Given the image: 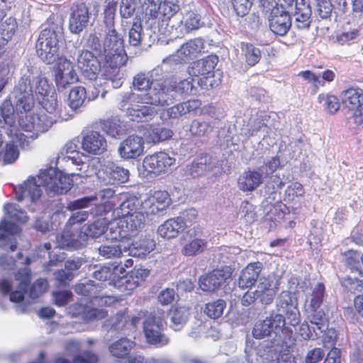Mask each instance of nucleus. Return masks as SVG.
Returning a JSON list of instances; mask_svg holds the SVG:
<instances>
[{"label": "nucleus", "instance_id": "nucleus-1", "mask_svg": "<svg viewBox=\"0 0 363 363\" xmlns=\"http://www.w3.org/2000/svg\"><path fill=\"white\" fill-rule=\"evenodd\" d=\"M164 66L157 67L148 73H138L133 79V86L144 94L132 91L120 94L118 108L133 121L150 120L157 114L155 106H165L173 103V96L164 85L162 72Z\"/></svg>", "mask_w": 363, "mask_h": 363}, {"label": "nucleus", "instance_id": "nucleus-2", "mask_svg": "<svg viewBox=\"0 0 363 363\" xmlns=\"http://www.w3.org/2000/svg\"><path fill=\"white\" fill-rule=\"evenodd\" d=\"M118 0H106L103 12V19L100 24V30L104 33L103 43L100 33L95 30L86 38L87 48L96 52L104 58L106 62L112 65H124L127 55L124 49L123 35L115 28V16L118 6Z\"/></svg>", "mask_w": 363, "mask_h": 363}, {"label": "nucleus", "instance_id": "nucleus-3", "mask_svg": "<svg viewBox=\"0 0 363 363\" xmlns=\"http://www.w3.org/2000/svg\"><path fill=\"white\" fill-rule=\"evenodd\" d=\"M35 261V257L23 255L18 252L13 259L7 255L0 256V268L11 270L17 269L13 277H4L0 280V293L9 298L11 302L16 304V311L23 313L26 310L23 304L27 288L32 279V272L28 266Z\"/></svg>", "mask_w": 363, "mask_h": 363}, {"label": "nucleus", "instance_id": "nucleus-4", "mask_svg": "<svg viewBox=\"0 0 363 363\" xmlns=\"http://www.w3.org/2000/svg\"><path fill=\"white\" fill-rule=\"evenodd\" d=\"M88 177L85 172L64 174L55 168L41 169L36 177H29L16 189V199L22 201L28 199L32 203L40 199L42 194L41 187L48 191L57 194L67 193L72 187L74 177Z\"/></svg>", "mask_w": 363, "mask_h": 363}, {"label": "nucleus", "instance_id": "nucleus-5", "mask_svg": "<svg viewBox=\"0 0 363 363\" xmlns=\"http://www.w3.org/2000/svg\"><path fill=\"white\" fill-rule=\"evenodd\" d=\"M52 92V89L45 78L35 77L28 72L22 76L13 90L16 111L26 113L33 106L35 97L40 101Z\"/></svg>", "mask_w": 363, "mask_h": 363}, {"label": "nucleus", "instance_id": "nucleus-6", "mask_svg": "<svg viewBox=\"0 0 363 363\" xmlns=\"http://www.w3.org/2000/svg\"><path fill=\"white\" fill-rule=\"evenodd\" d=\"M42 104L36 113L26 114L19 120L21 130L38 135L47 131L60 117L57 94L54 91L39 101Z\"/></svg>", "mask_w": 363, "mask_h": 363}, {"label": "nucleus", "instance_id": "nucleus-7", "mask_svg": "<svg viewBox=\"0 0 363 363\" xmlns=\"http://www.w3.org/2000/svg\"><path fill=\"white\" fill-rule=\"evenodd\" d=\"M179 0H145L144 19L151 27H157L158 32L168 36L174 26H169L172 18L179 11Z\"/></svg>", "mask_w": 363, "mask_h": 363}, {"label": "nucleus", "instance_id": "nucleus-8", "mask_svg": "<svg viewBox=\"0 0 363 363\" xmlns=\"http://www.w3.org/2000/svg\"><path fill=\"white\" fill-rule=\"evenodd\" d=\"M4 120L9 125L8 135L11 138L4 152H0V164L6 165L13 163L19 156L18 146L24 147L27 145V139L33 135L27 136L21 132L15 125L14 108L10 101L5 100L0 106V121Z\"/></svg>", "mask_w": 363, "mask_h": 363}, {"label": "nucleus", "instance_id": "nucleus-9", "mask_svg": "<svg viewBox=\"0 0 363 363\" xmlns=\"http://www.w3.org/2000/svg\"><path fill=\"white\" fill-rule=\"evenodd\" d=\"M264 342H246L245 352L247 361L253 362L261 359L270 360L276 356L277 363H296L293 355V345H287V342H279L274 345L264 344Z\"/></svg>", "mask_w": 363, "mask_h": 363}, {"label": "nucleus", "instance_id": "nucleus-10", "mask_svg": "<svg viewBox=\"0 0 363 363\" xmlns=\"http://www.w3.org/2000/svg\"><path fill=\"white\" fill-rule=\"evenodd\" d=\"M63 37L60 20L52 22L40 33L35 48L38 56L45 63H53L59 55V42Z\"/></svg>", "mask_w": 363, "mask_h": 363}, {"label": "nucleus", "instance_id": "nucleus-11", "mask_svg": "<svg viewBox=\"0 0 363 363\" xmlns=\"http://www.w3.org/2000/svg\"><path fill=\"white\" fill-rule=\"evenodd\" d=\"M118 196L115 195V191L112 188H106L99 191L97 195L85 196L67 203V208L69 211L90 208V214L93 216H103L108 213L116 202Z\"/></svg>", "mask_w": 363, "mask_h": 363}, {"label": "nucleus", "instance_id": "nucleus-12", "mask_svg": "<svg viewBox=\"0 0 363 363\" xmlns=\"http://www.w3.org/2000/svg\"><path fill=\"white\" fill-rule=\"evenodd\" d=\"M4 211L7 218H3L0 222V248L9 247L11 251H15L17 247L16 237L20 233L21 228L7 219L23 223L27 221L28 217L24 211L18 209L12 203H6Z\"/></svg>", "mask_w": 363, "mask_h": 363}, {"label": "nucleus", "instance_id": "nucleus-13", "mask_svg": "<svg viewBox=\"0 0 363 363\" xmlns=\"http://www.w3.org/2000/svg\"><path fill=\"white\" fill-rule=\"evenodd\" d=\"M218 62L216 56H208L194 62L188 69L191 77H198L197 84L204 89H208L217 86L218 81L214 79V69Z\"/></svg>", "mask_w": 363, "mask_h": 363}, {"label": "nucleus", "instance_id": "nucleus-14", "mask_svg": "<svg viewBox=\"0 0 363 363\" xmlns=\"http://www.w3.org/2000/svg\"><path fill=\"white\" fill-rule=\"evenodd\" d=\"M342 104L350 112V121L356 125L363 124V90L349 88L340 94Z\"/></svg>", "mask_w": 363, "mask_h": 363}, {"label": "nucleus", "instance_id": "nucleus-15", "mask_svg": "<svg viewBox=\"0 0 363 363\" xmlns=\"http://www.w3.org/2000/svg\"><path fill=\"white\" fill-rule=\"evenodd\" d=\"M99 182L105 185H120L129 179L128 169L111 161H105L96 172Z\"/></svg>", "mask_w": 363, "mask_h": 363}, {"label": "nucleus", "instance_id": "nucleus-16", "mask_svg": "<svg viewBox=\"0 0 363 363\" xmlns=\"http://www.w3.org/2000/svg\"><path fill=\"white\" fill-rule=\"evenodd\" d=\"M143 318V331L147 340H164L163 330L165 325L164 320L152 314L140 312L138 316L132 318V324L137 326Z\"/></svg>", "mask_w": 363, "mask_h": 363}, {"label": "nucleus", "instance_id": "nucleus-17", "mask_svg": "<svg viewBox=\"0 0 363 363\" xmlns=\"http://www.w3.org/2000/svg\"><path fill=\"white\" fill-rule=\"evenodd\" d=\"M77 65L84 78L90 81L96 80L97 82L99 80L97 76L101 72V65L97 57L91 51L87 49L79 50L77 57Z\"/></svg>", "mask_w": 363, "mask_h": 363}, {"label": "nucleus", "instance_id": "nucleus-18", "mask_svg": "<svg viewBox=\"0 0 363 363\" xmlns=\"http://www.w3.org/2000/svg\"><path fill=\"white\" fill-rule=\"evenodd\" d=\"M325 292V287L323 284L318 283L313 288L311 296L307 299L309 304L306 306L305 312L308 320L320 330L319 325L323 321L324 313L318 311L320 308Z\"/></svg>", "mask_w": 363, "mask_h": 363}, {"label": "nucleus", "instance_id": "nucleus-19", "mask_svg": "<svg viewBox=\"0 0 363 363\" xmlns=\"http://www.w3.org/2000/svg\"><path fill=\"white\" fill-rule=\"evenodd\" d=\"M175 162L174 157L166 152H159L146 156L143 160V166L148 173L160 174L167 172Z\"/></svg>", "mask_w": 363, "mask_h": 363}, {"label": "nucleus", "instance_id": "nucleus-20", "mask_svg": "<svg viewBox=\"0 0 363 363\" xmlns=\"http://www.w3.org/2000/svg\"><path fill=\"white\" fill-rule=\"evenodd\" d=\"M277 306L279 311L285 313L289 324L295 326L300 323L301 314L295 294L287 291H282L277 298Z\"/></svg>", "mask_w": 363, "mask_h": 363}, {"label": "nucleus", "instance_id": "nucleus-21", "mask_svg": "<svg viewBox=\"0 0 363 363\" xmlns=\"http://www.w3.org/2000/svg\"><path fill=\"white\" fill-rule=\"evenodd\" d=\"M232 270L228 267L214 269L200 277L199 284L204 291H214L231 280Z\"/></svg>", "mask_w": 363, "mask_h": 363}, {"label": "nucleus", "instance_id": "nucleus-22", "mask_svg": "<svg viewBox=\"0 0 363 363\" xmlns=\"http://www.w3.org/2000/svg\"><path fill=\"white\" fill-rule=\"evenodd\" d=\"M169 26H174L168 35L177 38L194 30L199 29L202 26L201 16L194 12L186 13L182 18L174 16Z\"/></svg>", "mask_w": 363, "mask_h": 363}, {"label": "nucleus", "instance_id": "nucleus-23", "mask_svg": "<svg viewBox=\"0 0 363 363\" xmlns=\"http://www.w3.org/2000/svg\"><path fill=\"white\" fill-rule=\"evenodd\" d=\"M55 79L59 89H65L78 80L73 63L66 57H60L55 69Z\"/></svg>", "mask_w": 363, "mask_h": 363}, {"label": "nucleus", "instance_id": "nucleus-24", "mask_svg": "<svg viewBox=\"0 0 363 363\" xmlns=\"http://www.w3.org/2000/svg\"><path fill=\"white\" fill-rule=\"evenodd\" d=\"M203 49L201 40L196 38L184 43L175 54L169 55L162 61V66L170 64L172 62H186L197 56Z\"/></svg>", "mask_w": 363, "mask_h": 363}, {"label": "nucleus", "instance_id": "nucleus-25", "mask_svg": "<svg viewBox=\"0 0 363 363\" xmlns=\"http://www.w3.org/2000/svg\"><path fill=\"white\" fill-rule=\"evenodd\" d=\"M87 241L86 235L83 233L82 228L78 230L67 226L62 234L57 237L58 247L69 250L83 247L87 244Z\"/></svg>", "mask_w": 363, "mask_h": 363}, {"label": "nucleus", "instance_id": "nucleus-26", "mask_svg": "<svg viewBox=\"0 0 363 363\" xmlns=\"http://www.w3.org/2000/svg\"><path fill=\"white\" fill-rule=\"evenodd\" d=\"M182 253L188 257L203 252L207 247V241L203 239L195 229L188 230L182 238Z\"/></svg>", "mask_w": 363, "mask_h": 363}, {"label": "nucleus", "instance_id": "nucleus-27", "mask_svg": "<svg viewBox=\"0 0 363 363\" xmlns=\"http://www.w3.org/2000/svg\"><path fill=\"white\" fill-rule=\"evenodd\" d=\"M91 13L84 4H79L72 9L69 17V29L72 33L79 34L89 23Z\"/></svg>", "mask_w": 363, "mask_h": 363}, {"label": "nucleus", "instance_id": "nucleus-28", "mask_svg": "<svg viewBox=\"0 0 363 363\" xmlns=\"http://www.w3.org/2000/svg\"><path fill=\"white\" fill-rule=\"evenodd\" d=\"M118 151L125 160L135 159L143 154L144 140L138 135H130L120 143Z\"/></svg>", "mask_w": 363, "mask_h": 363}, {"label": "nucleus", "instance_id": "nucleus-29", "mask_svg": "<svg viewBox=\"0 0 363 363\" xmlns=\"http://www.w3.org/2000/svg\"><path fill=\"white\" fill-rule=\"evenodd\" d=\"M170 201L171 199L167 191H157L143 201L142 210L145 211L146 216L154 215L167 208Z\"/></svg>", "mask_w": 363, "mask_h": 363}, {"label": "nucleus", "instance_id": "nucleus-30", "mask_svg": "<svg viewBox=\"0 0 363 363\" xmlns=\"http://www.w3.org/2000/svg\"><path fill=\"white\" fill-rule=\"evenodd\" d=\"M82 148L89 154L100 155L106 150L107 142L100 133L88 131L83 135Z\"/></svg>", "mask_w": 363, "mask_h": 363}, {"label": "nucleus", "instance_id": "nucleus-31", "mask_svg": "<svg viewBox=\"0 0 363 363\" xmlns=\"http://www.w3.org/2000/svg\"><path fill=\"white\" fill-rule=\"evenodd\" d=\"M269 24L274 33L285 35L291 26L290 16L283 9H273L269 18Z\"/></svg>", "mask_w": 363, "mask_h": 363}, {"label": "nucleus", "instance_id": "nucleus-32", "mask_svg": "<svg viewBox=\"0 0 363 363\" xmlns=\"http://www.w3.org/2000/svg\"><path fill=\"white\" fill-rule=\"evenodd\" d=\"M74 290L77 294L87 297L93 305L104 306L111 304L113 301L111 296H99L97 295L98 289L94 286L93 281L79 283L75 286Z\"/></svg>", "mask_w": 363, "mask_h": 363}, {"label": "nucleus", "instance_id": "nucleus-33", "mask_svg": "<svg viewBox=\"0 0 363 363\" xmlns=\"http://www.w3.org/2000/svg\"><path fill=\"white\" fill-rule=\"evenodd\" d=\"M186 228V223L182 217H176L167 220L157 228V234L164 239L171 240L177 238Z\"/></svg>", "mask_w": 363, "mask_h": 363}, {"label": "nucleus", "instance_id": "nucleus-34", "mask_svg": "<svg viewBox=\"0 0 363 363\" xmlns=\"http://www.w3.org/2000/svg\"><path fill=\"white\" fill-rule=\"evenodd\" d=\"M277 289V283H274L271 278L261 277L258 279L255 292L260 303L269 305L273 301Z\"/></svg>", "mask_w": 363, "mask_h": 363}, {"label": "nucleus", "instance_id": "nucleus-35", "mask_svg": "<svg viewBox=\"0 0 363 363\" xmlns=\"http://www.w3.org/2000/svg\"><path fill=\"white\" fill-rule=\"evenodd\" d=\"M263 182L262 174L257 169L245 171L238 179L239 189L244 192H252Z\"/></svg>", "mask_w": 363, "mask_h": 363}, {"label": "nucleus", "instance_id": "nucleus-36", "mask_svg": "<svg viewBox=\"0 0 363 363\" xmlns=\"http://www.w3.org/2000/svg\"><path fill=\"white\" fill-rule=\"evenodd\" d=\"M262 269V264L257 262L249 264L244 268L238 280L239 287L242 289L251 287L259 279V274Z\"/></svg>", "mask_w": 363, "mask_h": 363}, {"label": "nucleus", "instance_id": "nucleus-37", "mask_svg": "<svg viewBox=\"0 0 363 363\" xmlns=\"http://www.w3.org/2000/svg\"><path fill=\"white\" fill-rule=\"evenodd\" d=\"M155 247V242L150 238H145L133 242L128 248L123 247L124 252H128L132 257L144 258Z\"/></svg>", "mask_w": 363, "mask_h": 363}, {"label": "nucleus", "instance_id": "nucleus-38", "mask_svg": "<svg viewBox=\"0 0 363 363\" xmlns=\"http://www.w3.org/2000/svg\"><path fill=\"white\" fill-rule=\"evenodd\" d=\"M67 313L73 317L82 315L86 320L101 319L106 315L102 309L89 308L83 303H74L67 308Z\"/></svg>", "mask_w": 363, "mask_h": 363}, {"label": "nucleus", "instance_id": "nucleus-39", "mask_svg": "<svg viewBox=\"0 0 363 363\" xmlns=\"http://www.w3.org/2000/svg\"><path fill=\"white\" fill-rule=\"evenodd\" d=\"M77 146L74 143H67L64 147L66 156L58 157L57 164H60L63 162H65L67 167H69L71 165L80 166V167L77 168V169L79 172H82V169L86 167V164L82 160V157H85L82 155V154H81L80 152H77Z\"/></svg>", "mask_w": 363, "mask_h": 363}, {"label": "nucleus", "instance_id": "nucleus-40", "mask_svg": "<svg viewBox=\"0 0 363 363\" xmlns=\"http://www.w3.org/2000/svg\"><path fill=\"white\" fill-rule=\"evenodd\" d=\"M142 205L143 201L138 198L130 196L124 200L118 207L114 208L111 214L113 217L121 219L135 212L142 211Z\"/></svg>", "mask_w": 363, "mask_h": 363}, {"label": "nucleus", "instance_id": "nucleus-41", "mask_svg": "<svg viewBox=\"0 0 363 363\" xmlns=\"http://www.w3.org/2000/svg\"><path fill=\"white\" fill-rule=\"evenodd\" d=\"M146 213L143 210L135 212L132 215L125 216L121 220L122 225H124L125 230L128 233L129 237L135 235L145 225Z\"/></svg>", "mask_w": 363, "mask_h": 363}, {"label": "nucleus", "instance_id": "nucleus-42", "mask_svg": "<svg viewBox=\"0 0 363 363\" xmlns=\"http://www.w3.org/2000/svg\"><path fill=\"white\" fill-rule=\"evenodd\" d=\"M294 16L298 28L303 29L309 27L311 9L309 4L304 0H301L300 2L296 1Z\"/></svg>", "mask_w": 363, "mask_h": 363}, {"label": "nucleus", "instance_id": "nucleus-43", "mask_svg": "<svg viewBox=\"0 0 363 363\" xmlns=\"http://www.w3.org/2000/svg\"><path fill=\"white\" fill-rule=\"evenodd\" d=\"M108 218L100 216L99 218L91 223L86 224L82 227L83 233L89 238H98L105 233V230L108 225Z\"/></svg>", "mask_w": 363, "mask_h": 363}, {"label": "nucleus", "instance_id": "nucleus-44", "mask_svg": "<svg viewBox=\"0 0 363 363\" xmlns=\"http://www.w3.org/2000/svg\"><path fill=\"white\" fill-rule=\"evenodd\" d=\"M121 224V220L118 218L114 217L111 221L108 220L106 231L105 230L104 233L106 240L113 241L129 238L125 226Z\"/></svg>", "mask_w": 363, "mask_h": 363}, {"label": "nucleus", "instance_id": "nucleus-45", "mask_svg": "<svg viewBox=\"0 0 363 363\" xmlns=\"http://www.w3.org/2000/svg\"><path fill=\"white\" fill-rule=\"evenodd\" d=\"M144 135L147 143L155 144L170 138L172 131L160 125L150 126L146 130Z\"/></svg>", "mask_w": 363, "mask_h": 363}, {"label": "nucleus", "instance_id": "nucleus-46", "mask_svg": "<svg viewBox=\"0 0 363 363\" xmlns=\"http://www.w3.org/2000/svg\"><path fill=\"white\" fill-rule=\"evenodd\" d=\"M189 315V309L184 306H177L169 313L171 327L174 330H179L186 322Z\"/></svg>", "mask_w": 363, "mask_h": 363}, {"label": "nucleus", "instance_id": "nucleus-47", "mask_svg": "<svg viewBox=\"0 0 363 363\" xmlns=\"http://www.w3.org/2000/svg\"><path fill=\"white\" fill-rule=\"evenodd\" d=\"M212 169V159L208 155L197 158L190 167V174L192 177H199Z\"/></svg>", "mask_w": 363, "mask_h": 363}, {"label": "nucleus", "instance_id": "nucleus-48", "mask_svg": "<svg viewBox=\"0 0 363 363\" xmlns=\"http://www.w3.org/2000/svg\"><path fill=\"white\" fill-rule=\"evenodd\" d=\"M86 98V91L84 87L74 86L69 94V106L72 110H77L83 106Z\"/></svg>", "mask_w": 363, "mask_h": 363}, {"label": "nucleus", "instance_id": "nucleus-49", "mask_svg": "<svg viewBox=\"0 0 363 363\" xmlns=\"http://www.w3.org/2000/svg\"><path fill=\"white\" fill-rule=\"evenodd\" d=\"M108 65V68L106 70L104 74V84L105 80L111 82L112 86L114 89H118L123 84V74L121 72L119 67L122 65L115 66L111 62H106Z\"/></svg>", "mask_w": 363, "mask_h": 363}, {"label": "nucleus", "instance_id": "nucleus-50", "mask_svg": "<svg viewBox=\"0 0 363 363\" xmlns=\"http://www.w3.org/2000/svg\"><path fill=\"white\" fill-rule=\"evenodd\" d=\"M360 35V30L358 28H344L336 35V40L341 45H350L356 43Z\"/></svg>", "mask_w": 363, "mask_h": 363}, {"label": "nucleus", "instance_id": "nucleus-51", "mask_svg": "<svg viewBox=\"0 0 363 363\" xmlns=\"http://www.w3.org/2000/svg\"><path fill=\"white\" fill-rule=\"evenodd\" d=\"M135 342H113L109 346L111 354L117 358H124L129 354Z\"/></svg>", "mask_w": 363, "mask_h": 363}, {"label": "nucleus", "instance_id": "nucleus-52", "mask_svg": "<svg viewBox=\"0 0 363 363\" xmlns=\"http://www.w3.org/2000/svg\"><path fill=\"white\" fill-rule=\"evenodd\" d=\"M194 81V79L191 77L180 81L178 84L175 83L171 84L170 87L167 88L169 89L168 94H170L169 91H174L181 94H196L197 89L193 85Z\"/></svg>", "mask_w": 363, "mask_h": 363}, {"label": "nucleus", "instance_id": "nucleus-53", "mask_svg": "<svg viewBox=\"0 0 363 363\" xmlns=\"http://www.w3.org/2000/svg\"><path fill=\"white\" fill-rule=\"evenodd\" d=\"M242 50L244 52L247 63L253 66L257 64L261 57V52L259 48L255 47L252 44L243 43Z\"/></svg>", "mask_w": 363, "mask_h": 363}, {"label": "nucleus", "instance_id": "nucleus-54", "mask_svg": "<svg viewBox=\"0 0 363 363\" xmlns=\"http://www.w3.org/2000/svg\"><path fill=\"white\" fill-rule=\"evenodd\" d=\"M98 250L99 255L105 259L118 258L123 251V248L118 244L102 245Z\"/></svg>", "mask_w": 363, "mask_h": 363}, {"label": "nucleus", "instance_id": "nucleus-55", "mask_svg": "<svg viewBox=\"0 0 363 363\" xmlns=\"http://www.w3.org/2000/svg\"><path fill=\"white\" fill-rule=\"evenodd\" d=\"M318 99L320 103L323 104L325 111L330 114L335 113L340 108L339 100L334 95L321 94Z\"/></svg>", "mask_w": 363, "mask_h": 363}, {"label": "nucleus", "instance_id": "nucleus-56", "mask_svg": "<svg viewBox=\"0 0 363 363\" xmlns=\"http://www.w3.org/2000/svg\"><path fill=\"white\" fill-rule=\"evenodd\" d=\"M212 129L213 127L209 122L196 119L191 122L189 131L192 135L203 136L211 133Z\"/></svg>", "mask_w": 363, "mask_h": 363}, {"label": "nucleus", "instance_id": "nucleus-57", "mask_svg": "<svg viewBox=\"0 0 363 363\" xmlns=\"http://www.w3.org/2000/svg\"><path fill=\"white\" fill-rule=\"evenodd\" d=\"M225 308V303L223 300L219 299L216 301L208 303L206 305L204 313L211 318L216 319L221 316Z\"/></svg>", "mask_w": 363, "mask_h": 363}, {"label": "nucleus", "instance_id": "nucleus-58", "mask_svg": "<svg viewBox=\"0 0 363 363\" xmlns=\"http://www.w3.org/2000/svg\"><path fill=\"white\" fill-rule=\"evenodd\" d=\"M269 320H267L266 319L257 322L253 328L252 335L253 337L256 339H262L264 338L272 333V328H270Z\"/></svg>", "mask_w": 363, "mask_h": 363}, {"label": "nucleus", "instance_id": "nucleus-59", "mask_svg": "<svg viewBox=\"0 0 363 363\" xmlns=\"http://www.w3.org/2000/svg\"><path fill=\"white\" fill-rule=\"evenodd\" d=\"M319 326L320 327V330H318V328H313V330L312 332L308 323L301 324L299 328V335H301L302 340H315L319 339L320 337L318 334L316 329L320 332V333H323L321 326L320 325ZM315 327L317 326L315 325Z\"/></svg>", "mask_w": 363, "mask_h": 363}, {"label": "nucleus", "instance_id": "nucleus-60", "mask_svg": "<svg viewBox=\"0 0 363 363\" xmlns=\"http://www.w3.org/2000/svg\"><path fill=\"white\" fill-rule=\"evenodd\" d=\"M52 301L57 306H64L72 300V293L68 290H57L52 294Z\"/></svg>", "mask_w": 363, "mask_h": 363}, {"label": "nucleus", "instance_id": "nucleus-61", "mask_svg": "<svg viewBox=\"0 0 363 363\" xmlns=\"http://www.w3.org/2000/svg\"><path fill=\"white\" fill-rule=\"evenodd\" d=\"M142 26L135 22L129 31V43L130 45L136 47L141 43L142 39Z\"/></svg>", "mask_w": 363, "mask_h": 363}, {"label": "nucleus", "instance_id": "nucleus-62", "mask_svg": "<svg viewBox=\"0 0 363 363\" xmlns=\"http://www.w3.org/2000/svg\"><path fill=\"white\" fill-rule=\"evenodd\" d=\"M48 289V282L44 279H37L31 286L30 295L32 298H36L43 294Z\"/></svg>", "mask_w": 363, "mask_h": 363}, {"label": "nucleus", "instance_id": "nucleus-63", "mask_svg": "<svg viewBox=\"0 0 363 363\" xmlns=\"http://www.w3.org/2000/svg\"><path fill=\"white\" fill-rule=\"evenodd\" d=\"M240 213L245 219L247 223H252L255 220V213L254 206L248 201H242L240 206Z\"/></svg>", "mask_w": 363, "mask_h": 363}, {"label": "nucleus", "instance_id": "nucleus-64", "mask_svg": "<svg viewBox=\"0 0 363 363\" xmlns=\"http://www.w3.org/2000/svg\"><path fill=\"white\" fill-rule=\"evenodd\" d=\"M99 359L96 354L85 351L81 354H77L73 358V363H97Z\"/></svg>", "mask_w": 363, "mask_h": 363}]
</instances>
